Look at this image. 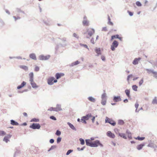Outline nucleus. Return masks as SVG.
<instances>
[{
    "instance_id": "a18cd8bd",
    "label": "nucleus",
    "mask_w": 157,
    "mask_h": 157,
    "mask_svg": "<svg viewBox=\"0 0 157 157\" xmlns=\"http://www.w3.org/2000/svg\"><path fill=\"white\" fill-rule=\"evenodd\" d=\"M61 138L59 137H58L57 139V143L58 144L61 141Z\"/></svg>"
},
{
    "instance_id": "cd10ccee",
    "label": "nucleus",
    "mask_w": 157,
    "mask_h": 157,
    "mask_svg": "<svg viewBox=\"0 0 157 157\" xmlns=\"http://www.w3.org/2000/svg\"><path fill=\"white\" fill-rule=\"evenodd\" d=\"M88 99L89 101L93 102H95L96 101L95 99L91 96L89 97Z\"/></svg>"
},
{
    "instance_id": "c03bdc74",
    "label": "nucleus",
    "mask_w": 157,
    "mask_h": 157,
    "mask_svg": "<svg viewBox=\"0 0 157 157\" xmlns=\"http://www.w3.org/2000/svg\"><path fill=\"white\" fill-rule=\"evenodd\" d=\"M73 151V150L70 149L68 150L67 152L66 153V155H69Z\"/></svg>"
},
{
    "instance_id": "c756f323",
    "label": "nucleus",
    "mask_w": 157,
    "mask_h": 157,
    "mask_svg": "<svg viewBox=\"0 0 157 157\" xmlns=\"http://www.w3.org/2000/svg\"><path fill=\"white\" fill-rule=\"evenodd\" d=\"M157 97H155L153 100L152 104H157V99H156Z\"/></svg>"
},
{
    "instance_id": "f03ea898",
    "label": "nucleus",
    "mask_w": 157,
    "mask_h": 157,
    "mask_svg": "<svg viewBox=\"0 0 157 157\" xmlns=\"http://www.w3.org/2000/svg\"><path fill=\"white\" fill-rule=\"evenodd\" d=\"M118 45L119 43L116 40H114L110 48L111 50L112 51H114L115 50V48L118 47Z\"/></svg>"
},
{
    "instance_id": "f257e3e1",
    "label": "nucleus",
    "mask_w": 157,
    "mask_h": 157,
    "mask_svg": "<svg viewBox=\"0 0 157 157\" xmlns=\"http://www.w3.org/2000/svg\"><path fill=\"white\" fill-rule=\"evenodd\" d=\"M86 144L91 147H97L98 146L103 147V145L101 144L99 140H97L93 142L91 141L90 139L85 140Z\"/></svg>"
},
{
    "instance_id": "5701e85b",
    "label": "nucleus",
    "mask_w": 157,
    "mask_h": 157,
    "mask_svg": "<svg viewBox=\"0 0 157 157\" xmlns=\"http://www.w3.org/2000/svg\"><path fill=\"white\" fill-rule=\"evenodd\" d=\"M67 124L72 129L75 131L76 130V129L72 124L69 122H67Z\"/></svg>"
},
{
    "instance_id": "a211bd4d",
    "label": "nucleus",
    "mask_w": 157,
    "mask_h": 157,
    "mask_svg": "<svg viewBox=\"0 0 157 157\" xmlns=\"http://www.w3.org/2000/svg\"><path fill=\"white\" fill-rule=\"evenodd\" d=\"M26 82L25 81H23L21 83L20 85L18 86L17 87V89H20L23 87L26 84Z\"/></svg>"
},
{
    "instance_id": "f3484780",
    "label": "nucleus",
    "mask_w": 157,
    "mask_h": 157,
    "mask_svg": "<svg viewBox=\"0 0 157 157\" xmlns=\"http://www.w3.org/2000/svg\"><path fill=\"white\" fill-rule=\"evenodd\" d=\"M82 24L84 26H88L89 25V21L88 20H83Z\"/></svg>"
},
{
    "instance_id": "de8ad7c7",
    "label": "nucleus",
    "mask_w": 157,
    "mask_h": 157,
    "mask_svg": "<svg viewBox=\"0 0 157 157\" xmlns=\"http://www.w3.org/2000/svg\"><path fill=\"white\" fill-rule=\"evenodd\" d=\"M144 82V79L143 78H142L139 82V85L140 86H141Z\"/></svg>"
},
{
    "instance_id": "a878e982",
    "label": "nucleus",
    "mask_w": 157,
    "mask_h": 157,
    "mask_svg": "<svg viewBox=\"0 0 157 157\" xmlns=\"http://www.w3.org/2000/svg\"><path fill=\"white\" fill-rule=\"evenodd\" d=\"M19 67L21 68L22 69L24 70H25V71H27L28 70V67L25 65H20L19 66Z\"/></svg>"
},
{
    "instance_id": "b1692460",
    "label": "nucleus",
    "mask_w": 157,
    "mask_h": 157,
    "mask_svg": "<svg viewBox=\"0 0 157 157\" xmlns=\"http://www.w3.org/2000/svg\"><path fill=\"white\" fill-rule=\"evenodd\" d=\"M145 145V144L144 143H142L139 145H138L136 147L137 149L139 150H140Z\"/></svg>"
},
{
    "instance_id": "1a4fd4ad",
    "label": "nucleus",
    "mask_w": 157,
    "mask_h": 157,
    "mask_svg": "<svg viewBox=\"0 0 157 157\" xmlns=\"http://www.w3.org/2000/svg\"><path fill=\"white\" fill-rule=\"evenodd\" d=\"M141 58L139 57L138 58H135L133 61L132 63L134 65L137 64L139 63V61L141 60Z\"/></svg>"
},
{
    "instance_id": "dca6fc26",
    "label": "nucleus",
    "mask_w": 157,
    "mask_h": 157,
    "mask_svg": "<svg viewBox=\"0 0 157 157\" xmlns=\"http://www.w3.org/2000/svg\"><path fill=\"white\" fill-rule=\"evenodd\" d=\"M29 57L30 58L34 60H36L37 58L36 57V54L34 53H31L29 55Z\"/></svg>"
},
{
    "instance_id": "9b49d317",
    "label": "nucleus",
    "mask_w": 157,
    "mask_h": 157,
    "mask_svg": "<svg viewBox=\"0 0 157 157\" xmlns=\"http://www.w3.org/2000/svg\"><path fill=\"white\" fill-rule=\"evenodd\" d=\"M95 51L97 53L96 56H99V55H101V49L100 48H96L95 49Z\"/></svg>"
},
{
    "instance_id": "338daca9",
    "label": "nucleus",
    "mask_w": 157,
    "mask_h": 157,
    "mask_svg": "<svg viewBox=\"0 0 157 157\" xmlns=\"http://www.w3.org/2000/svg\"><path fill=\"white\" fill-rule=\"evenodd\" d=\"M128 137L129 139H132V134H129L128 135Z\"/></svg>"
},
{
    "instance_id": "2f4dec72",
    "label": "nucleus",
    "mask_w": 157,
    "mask_h": 157,
    "mask_svg": "<svg viewBox=\"0 0 157 157\" xmlns=\"http://www.w3.org/2000/svg\"><path fill=\"white\" fill-rule=\"evenodd\" d=\"M145 139L144 137H140V136H138L136 138H135V139L136 140H139L141 141L144 140Z\"/></svg>"
},
{
    "instance_id": "f8f14e48",
    "label": "nucleus",
    "mask_w": 157,
    "mask_h": 157,
    "mask_svg": "<svg viewBox=\"0 0 157 157\" xmlns=\"http://www.w3.org/2000/svg\"><path fill=\"white\" fill-rule=\"evenodd\" d=\"M67 44H57L56 47L55 48V50L56 51H57L59 48L60 46L62 47H63L65 46H66Z\"/></svg>"
},
{
    "instance_id": "680f3d73",
    "label": "nucleus",
    "mask_w": 157,
    "mask_h": 157,
    "mask_svg": "<svg viewBox=\"0 0 157 157\" xmlns=\"http://www.w3.org/2000/svg\"><path fill=\"white\" fill-rule=\"evenodd\" d=\"M13 17L14 18L15 21H16L17 19H19L21 18L20 17H17L15 16H13Z\"/></svg>"
},
{
    "instance_id": "0eeeda50",
    "label": "nucleus",
    "mask_w": 157,
    "mask_h": 157,
    "mask_svg": "<svg viewBox=\"0 0 157 157\" xmlns=\"http://www.w3.org/2000/svg\"><path fill=\"white\" fill-rule=\"evenodd\" d=\"M113 100L114 102H118L121 101V99L120 96H114L113 97Z\"/></svg>"
},
{
    "instance_id": "8fccbe9b",
    "label": "nucleus",
    "mask_w": 157,
    "mask_h": 157,
    "mask_svg": "<svg viewBox=\"0 0 157 157\" xmlns=\"http://www.w3.org/2000/svg\"><path fill=\"white\" fill-rule=\"evenodd\" d=\"M6 134V133L4 131H0V136H4Z\"/></svg>"
},
{
    "instance_id": "bf43d9fd",
    "label": "nucleus",
    "mask_w": 157,
    "mask_h": 157,
    "mask_svg": "<svg viewBox=\"0 0 157 157\" xmlns=\"http://www.w3.org/2000/svg\"><path fill=\"white\" fill-rule=\"evenodd\" d=\"M132 74H130V75H129L127 78V80L128 81L129 80V78L130 77H132Z\"/></svg>"
},
{
    "instance_id": "e2e57ef3",
    "label": "nucleus",
    "mask_w": 157,
    "mask_h": 157,
    "mask_svg": "<svg viewBox=\"0 0 157 157\" xmlns=\"http://www.w3.org/2000/svg\"><path fill=\"white\" fill-rule=\"evenodd\" d=\"M139 106V104L137 103V102H136L135 104V107L136 108V109H137L138 106Z\"/></svg>"
},
{
    "instance_id": "864d4df0",
    "label": "nucleus",
    "mask_w": 157,
    "mask_h": 157,
    "mask_svg": "<svg viewBox=\"0 0 157 157\" xmlns=\"http://www.w3.org/2000/svg\"><path fill=\"white\" fill-rule=\"evenodd\" d=\"M55 108H54L53 107H51L50 108L48 109V111H55Z\"/></svg>"
},
{
    "instance_id": "e433bc0d",
    "label": "nucleus",
    "mask_w": 157,
    "mask_h": 157,
    "mask_svg": "<svg viewBox=\"0 0 157 157\" xmlns=\"http://www.w3.org/2000/svg\"><path fill=\"white\" fill-rule=\"evenodd\" d=\"M106 94L105 93H104L103 94H102L101 98L102 100H106Z\"/></svg>"
},
{
    "instance_id": "4c0bfd02",
    "label": "nucleus",
    "mask_w": 157,
    "mask_h": 157,
    "mask_svg": "<svg viewBox=\"0 0 157 157\" xmlns=\"http://www.w3.org/2000/svg\"><path fill=\"white\" fill-rule=\"evenodd\" d=\"M108 24H109V25H113V23L111 21H110L111 19H110V17H109V16H108Z\"/></svg>"
},
{
    "instance_id": "37998d69",
    "label": "nucleus",
    "mask_w": 157,
    "mask_h": 157,
    "mask_svg": "<svg viewBox=\"0 0 157 157\" xmlns=\"http://www.w3.org/2000/svg\"><path fill=\"white\" fill-rule=\"evenodd\" d=\"M136 5L138 6H141L142 5L141 3L139 1H137L136 3Z\"/></svg>"
},
{
    "instance_id": "aec40b11",
    "label": "nucleus",
    "mask_w": 157,
    "mask_h": 157,
    "mask_svg": "<svg viewBox=\"0 0 157 157\" xmlns=\"http://www.w3.org/2000/svg\"><path fill=\"white\" fill-rule=\"evenodd\" d=\"M92 117V115L91 113H89L86 114V116H83V117L86 120H88L89 119V118Z\"/></svg>"
},
{
    "instance_id": "5fc2aeb1",
    "label": "nucleus",
    "mask_w": 157,
    "mask_h": 157,
    "mask_svg": "<svg viewBox=\"0 0 157 157\" xmlns=\"http://www.w3.org/2000/svg\"><path fill=\"white\" fill-rule=\"evenodd\" d=\"M39 70H40L39 67L38 66H36V67H35V68L34 69V71H39Z\"/></svg>"
},
{
    "instance_id": "79ce46f5",
    "label": "nucleus",
    "mask_w": 157,
    "mask_h": 157,
    "mask_svg": "<svg viewBox=\"0 0 157 157\" xmlns=\"http://www.w3.org/2000/svg\"><path fill=\"white\" fill-rule=\"evenodd\" d=\"M106 102V100H102L101 101V103L103 105H105Z\"/></svg>"
},
{
    "instance_id": "7c9ffc66",
    "label": "nucleus",
    "mask_w": 157,
    "mask_h": 157,
    "mask_svg": "<svg viewBox=\"0 0 157 157\" xmlns=\"http://www.w3.org/2000/svg\"><path fill=\"white\" fill-rule=\"evenodd\" d=\"M119 36V35L116 34L112 36L111 38V40L112 41L113 40L114 38H117Z\"/></svg>"
},
{
    "instance_id": "72a5a7b5",
    "label": "nucleus",
    "mask_w": 157,
    "mask_h": 157,
    "mask_svg": "<svg viewBox=\"0 0 157 157\" xmlns=\"http://www.w3.org/2000/svg\"><path fill=\"white\" fill-rule=\"evenodd\" d=\"M124 124V122L122 120H118V124L120 125H122Z\"/></svg>"
},
{
    "instance_id": "4d7b16f0",
    "label": "nucleus",
    "mask_w": 157,
    "mask_h": 157,
    "mask_svg": "<svg viewBox=\"0 0 157 157\" xmlns=\"http://www.w3.org/2000/svg\"><path fill=\"white\" fill-rule=\"evenodd\" d=\"M128 14H129V15L130 16H133V12H131L129 10H128Z\"/></svg>"
},
{
    "instance_id": "2eb2a0df",
    "label": "nucleus",
    "mask_w": 157,
    "mask_h": 157,
    "mask_svg": "<svg viewBox=\"0 0 157 157\" xmlns=\"http://www.w3.org/2000/svg\"><path fill=\"white\" fill-rule=\"evenodd\" d=\"M64 75V74L63 73H57L56 74L55 76L56 79H59Z\"/></svg>"
},
{
    "instance_id": "4468645a",
    "label": "nucleus",
    "mask_w": 157,
    "mask_h": 157,
    "mask_svg": "<svg viewBox=\"0 0 157 157\" xmlns=\"http://www.w3.org/2000/svg\"><path fill=\"white\" fill-rule=\"evenodd\" d=\"M30 84L33 88H36L38 87V86L36 84L33 80L31 81H30Z\"/></svg>"
},
{
    "instance_id": "49530a36",
    "label": "nucleus",
    "mask_w": 157,
    "mask_h": 157,
    "mask_svg": "<svg viewBox=\"0 0 157 157\" xmlns=\"http://www.w3.org/2000/svg\"><path fill=\"white\" fill-rule=\"evenodd\" d=\"M85 148V147L84 146L82 147V148H80V147H77V149L78 151H82Z\"/></svg>"
},
{
    "instance_id": "412c9836",
    "label": "nucleus",
    "mask_w": 157,
    "mask_h": 157,
    "mask_svg": "<svg viewBox=\"0 0 157 157\" xmlns=\"http://www.w3.org/2000/svg\"><path fill=\"white\" fill-rule=\"evenodd\" d=\"M61 106L60 105L57 104L56 107L55 108V111L58 112L62 110V109L61 108Z\"/></svg>"
},
{
    "instance_id": "58836bf2",
    "label": "nucleus",
    "mask_w": 157,
    "mask_h": 157,
    "mask_svg": "<svg viewBox=\"0 0 157 157\" xmlns=\"http://www.w3.org/2000/svg\"><path fill=\"white\" fill-rule=\"evenodd\" d=\"M79 141L80 142V144L81 145H83L85 144V141L82 138H80Z\"/></svg>"
},
{
    "instance_id": "20e7f679",
    "label": "nucleus",
    "mask_w": 157,
    "mask_h": 157,
    "mask_svg": "<svg viewBox=\"0 0 157 157\" xmlns=\"http://www.w3.org/2000/svg\"><path fill=\"white\" fill-rule=\"evenodd\" d=\"M105 123H108L114 126L116 124V122L112 119H110L106 117L105 119Z\"/></svg>"
},
{
    "instance_id": "3c124183",
    "label": "nucleus",
    "mask_w": 157,
    "mask_h": 157,
    "mask_svg": "<svg viewBox=\"0 0 157 157\" xmlns=\"http://www.w3.org/2000/svg\"><path fill=\"white\" fill-rule=\"evenodd\" d=\"M50 118L51 119H52V120H54V121H56V118L54 116H50Z\"/></svg>"
},
{
    "instance_id": "473e14b6",
    "label": "nucleus",
    "mask_w": 157,
    "mask_h": 157,
    "mask_svg": "<svg viewBox=\"0 0 157 157\" xmlns=\"http://www.w3.org/2000/svg\"><path fill=\"white\" fill-rule=\"evenodd\" d=\"M39 121V119L36 118H33L30 121V122H38Z\"/></svg>"
},
{
    "instance_id": "603ef678",
    "label": "nucleus",
    "mask_w": 157,
    "mask_h": 157,
    "mask_svg": "<svg viewBox=\"0 0 157 157\" xmlns=\"http://www.w3.org/2000/svg\"><path fill=\"white\" fill-rule=\"evenodd\" d=\"M16 11L18 12H22L23 13H25L24 11H22L21 10V9L20 8H17L16 9Z\"/></svg>"
},
{
    "instance_id": "4be33fe9",
    "label": "nucleus",
    "mask_w": 157,
    "mask_h": 157,
    "mask_svg": "<svg viewBox=\"0 0 157 157\" xmlns=\"http://www.w3.org/2000/svg\"><path fill=\"white\" fill-rule=\"evenodd\" d=\"M125 93L127 96L128 97V99L131 98L130 90L128 89L125 90Z\"/></svg>"
},
{
    "instance_id": "09e8293b",
    "label": "nucleus",
    "mask_w": 157,
    "mask_h": 157,
    "mask_svg": "<svg viewBox=\"0 0 157 157\" xmlns=\"http://www.w3.org/2000/svg\"><path fill=\"white\" fill-rule=\"evenodd\" d=\"M152 74L154 75V77L157 79V72L154 71Z\"/></svg>"
},
{
    "instance_id": "423d86ee",
    "label": "nucleus",
    "mask_w": 157,
    "mask_h": 157,
    "mask_svg": "<svg viewBox=\"0 0 157 157\" xmlns=\"http://www.w3.org/2000/svg\"><path fill=\"white\" fill-rule=\"evenodd\" d=\"M12 135L10 134H8L7 136H5L3 139V141L7 143L10 141L9 139L10 138Z\"/></svg>"
},
{
    "instance_id": "7ed1b4c3",
    "label": "nucleus",
    "mask_w": 157,
    "mask_h": 157,
    "mask_svg": "<svg viewBox=\"0 0 157 157\" xmlns=\"http://www.w3.org/2000/svg\"><path fill=\"white\" fill-rule=\"evenodd\" d=\"M50 57V55H47L44 56L43 55H40L38 57V59L40 60H48Z\"/></svg>"
},
{
    "instance_id": "6e6552de",
    "label": "nucleus",
    "mask_w": 157,
    "mask_h": 157,
    "mask_svg": "<svg viewBox=\"0 0 157 157\" xmlns=\"http://www.w3.org/2000/svg\"><path fill=\"white\" fill-rule=\"evenodd\" d=\"M55 78L52 77L48 79V85H52L53 84V81L54 80Z\"/></svg>"
},
{
    "instance_id": "c85d7f7f",
    "label": "nucleus",
    "mask_w": 157,
    "mask_h": 157,
    "mask_svg": "<svg viewBox=\"0 0 157 157\" xmlns=\"http://www.w3.org/2000/svg\"><path fill=\"white\" fill-rule=\"evenodd\" d=\"M119 135L120 136L123 138L124 139H126L127 138L125 134L124 133H119Z\"/></svg>"
},
{
    "instance_id": "9d476101",
    "label": "nucleus",
    "mask_w": 157,
    "mask_h": 157,
    "mask_svg": "<svg viewBox=\"0 0 157 157\" xmlns=\"http://www.w3.org/2000/svg\"><path fill=\"white\" fill-rule=\"evenodd\" d=\"M87 32H88V34L90 36V37H91L93 34H94L95 33V30L93 29H91L90 30L88 29L87 30Z\"/></svg>"
},
{
    "instance_id": "69168bd1",
    "label": "nucleus",
    "mask_w": 157,
    "mask_h": 157,
    "mask_svg": "<svg viewBox=\"0 0 157 157\" xmlns=\"http://www.w3.org/2000/svg\"><path fill=\"white\" fill-rule=\"evenodd\" d=\"M54 142V140L53 139H51L49 140V142L51 144H53Z\"/></svg>"
},
{
    "instance_id": "393cba45",
    "label": "nucleus",
    "mask_w": 157,
    "mask_h": 157,
    "mask_svg": "<svg viewBox=\"0 0 157 157\" xmlns=\"http://www.w3.org/2000/svg\"><path fill=\"white\" fill-rule=\"evenodd\" d=\"M10 124L13 125H19V123L13 120H10Z\"/></svg>"
},
{
    "instance_id": "0e129e2a",
    "label": "nucleus",
    "mask_w": 157,
    "mask_h": 157,
    "mask_svg": "<svg viewBox=\"0 0 157 157\" xmlns=\"http://www.w3.org/2000/svg\"><path fill=\"white\" fill-rule=\"evenodd\" d=\"M56 147V146L55 145H53L51 146V147L50 148V150H52L54 149Z\"/></svg>"
},
{
    "instance_id": "6ab92c4d",
    "label": "nucleus",
    "mask_w": 157,
    "mask_h": 157,
    "mask_svg": "<svg viewBox=\"0 0 157 157\" xmlns=\"http://www.w3.org/2000/svg\"><path fill=\"white\" fill-rule=\"evenodd\" d=\"M80 62L78 60H77L76 61L73 62L71 63V64H69V66L70 67H73L75 66L76 65L79 63H80Z\"/></svg>"
},
{
    "instance_id": "052dcab7",
    "label": "nucleus",
    "mask_w": 157,
    "mask_h": 157,
    "mask_svg": "<svg viewBox=\"0 0 157 157\" xmlns=\"http://www.w3.org/2000/svg\"><path fill=\"white\" fill-rule=\"evenodd\" d=\"M102 31H107V28L106 27H104L102 28Z\"/></svg>"
},
{
    "instance_id": "13d9d810",
    "label": "nucleus",
    "mask_w": 157,
    "mask_h": 157,
    "mask_svg": "<svg viewBox=\"0 0 157 157\" xmlns=\"http://www.w3.org/2000/svg\"><path fill=\"white\" fill-rule=\"evenodd\" d=\"M58 38L60 39L63 42H64L66 41V38L65 37H63L62 39H60V38Z\"/></svg>"
},
{
    "instance_id": "39448f33",
    "label": "nucleus",
    "mask_w": 157,
    "mask_h": 157,
    "mask_svg": "<svg viewBox=\"0 0 157 157\" xmlns=\"http://www.w3.org/2000/svg\"><path fill=\"white\" fill-rule=\"evenodd\" d=\"M29 127L34 129H38L40 128V125L38 123H33Z\"/></svg>"
},
{
    "instance_id": "f704fd0d",
    "label": "nucleus",
    "mask_w": 157,
    "mask_h": 157,
    "mask_svg": "<svg viewBox=\"0 0 157 157\" xmlns=\"http://www.w3.org/2000/svg\"><path fill=\"white\" fill-rule=\"evenodd\" d=\"M146 70L148 74H150L151 73H153L154 71L153 70L149 69H146Z\"/></svg>"
},
{
    "instance_id": "6e6d98bb",
    "label": "nucleus",
    "mask_w": 157,
    "mask_h": 157,
    "mask_svg": "<svg viewBox=\"0 0 157 157\" xmlns=\"http://www.w3.org/2000/svg\"><path fill=\"white\" fill-rule=\"evenodd\" d=\"M73 37L78 39L79 38V36L75 33H74L73 34Z\"/></svg>"
},
{
    "instance_id": "ea45409f",
    "label": "nucleus",
    "mask_w": 157,
    "mask_h": 157,
    "mask_svg": "<svg viewBox=\"0 0 157 157\" xmlns=\"http://www.w3.org/2000/svg\"><path fill=\"white\" fill-rule=\"evenodd\" d=\"M55 134L57 136H59L61 134V132L59 130H56Z\"/></svg>"
},
{
    "instance_id": "a19ab883",
    "label": "nucleus",
    "mask_w": 157,
    "mask_h": 157,
    "mask_svg": "<svg viewBox=\"0 0 157 157\" xmlns=\"http://www.w3.org/2000/svg\"><path fill=\"white\" fill-rule=\"evenodd\" d=\"M79 44L81 46H82L84 48H87L88 50H89V48L87 45L83 44L81 43H80Z\"/></svg>"
},
{
    "instance_id": "ddd939ff",
    "label": "nucleus",
    "mask_w": 157,
    "mask_h": 157,
    "mask_svg": "<svg viewBox=\"0 0 157 157\" xmlns=\"http://www.w3.org/2000/svg\"><path fill=\"white\" fill-rule=\"evenodd\" d=\"M107 135L109 137L112 138H114L115 137V135L113 133H112L110 131L107 132Z\"/></svg>"
},
{
    "instance_id": "c9c22d12",
    "label": "nucleus",
    "mask_w": 157,
    "mask_h": 157,
    "mask_svg": "<svg viewBox=\"0 0 157 157\" xmlns=\"http://www.w3.org/2000/svg\"><path fill=\"white\" fill-rule=\"evenodd\" d=\"M132 89L135 91H137V89L138 86L136 85H133L132 86Z\"/></svg>"
},
{
    "instance_id": "774afa93",
    "label": "nucleus",
    "mask_w": 157,
    "mask_h": 157,
    "mask_svg": "<svg viewBox=\"0 0 157 157\" xmlns=\"http://www.w3.org/2000/svg\"><path fill=\"white\" fill-rule=\"evenodd\" d=\"M90 42L91 43H92V44H94V43H95V42L94 41V39L93 38H92L91 39V40H90Z\"/></svg>"
},
{
    "instance_id": "bb28decb",
    "label": "nucleus",
    "mask_w": 157,
    "mask_h": 157,
    "mask_svg": "<svg viewBox=\"0 0 157 157\" xmlns=\"http://www.w3.org/2000/svg\"><path fill=\"white\" fill-rule=\"evenodd\" d=\"M29 81H31L33 80V72H31L29 74Z\"/></svg>"
}]
</instances>
